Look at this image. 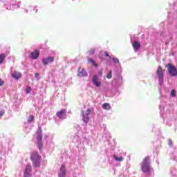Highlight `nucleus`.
I'll return each instance as SVG.
<instances>
[{
    "label": "nucleus",
    "mask_w": 177,
    "mask_h": 177,
    "mask_svg": "<svg viewBox=\"0 0 177 177\" xmlns=\"http://www.w3.org/2000/svg\"><path fill=\"white\" fill-rule=\"evenodd\" d=\"M67 111L66 109H61L59 111L56 113L57 117L59 118V120H63V116L66 115Z\"/></svg>",
    "instance_id": "nucleus-12"
},
{
    "label": "nucleus",
    "mask_w": 177,
    "mask_h": 177,
    "mask_svg": "<svg viewBox=\"0 0 177 177\" xmlns=\"http://www.w3.org/2000/svg\"><path fill=\"white\" fill-rule=\"evenodd\" d=\"M66 175H67L66 166L64 165H62L59 169V171L58 172V177H66Z\"/></svg>",
    "instance_id": "nucleus-8"
},
{
    "label": "nucleus",
    "mask_w": 177,
    "mask_h": 177,
    "mask_svg": "<svg viewBox=\"0 0 177 177\" xmlns=\"http://www.w3.org/2000/svg\"><path fill=\"white\" fill-rule=\"evenodd\" d=\"M102 109H104V110H111V106L110 105L109 103H104L102 104Z\"/></svg>",
    "instance_id": "nucleus-16"
},
{
    "label": "nucleus",
    "mask_w": 177,
    "mask_h": 177,
    "mask_svg": "<svg viewBox=\"0 0 177 177\" xmlns=\"http://www.w3.org/2000/svg\"><path fill=\"white\" fill-rule=\"evenodd\" d=\"M32 171V169L31 165H27L24 170V177H31L32 176V174H31Z\"/></svg>",
    "instance_id": "nucleus-7"
},
{
    "label": "nucleus",
    "mask_w": 177,
    "mask_h": 177,
    "mask_svg": "<svg viewBox=\"0 0 177 177\" xmlns=\"http://www.w3.org/2000/svg\"><path fill=\"white\" fill-rule=\"evenodd\" d=\"M37 147L39 150H42V130L41 129L37 131Z\"/></svg>",
    "instance_id": "nucleus-5"
},
{
    "label": "nucleus",
    "mask_w": 177,
    "mask_h": 177,
    "mask_svg": "<svg viewBox=\"0 0 177 177\" xmlns=\"http://www.w3.org/2000/svg\"><path fill=\"white\" fill-rule=\"evenodd\" d=\"M26 93H30L31 92V87L30 86H27L26 88Z\"/></svg>",
    "instance_id": "nucleus-23"
},
{
    "label": "nucleus",
    "mask_w": 177,
    "mask_h": 177,
    "mask_svg": "<svg viewBox=\"0 0 177 177\" xmlns=\"http://www.w3.org/2000/svg\"><path fill=\"white\" fill-rule=\"evenodd\" d=\"M4 84V82L2 80V79L0 78V86H2Z\"/></svg>",
    "instance_id": "nucleus-28"
},
{
    "label": "nucleus",
    "mask_w": 177,
    "mask_h": 177,
    "mask_svg": "<svg viewBox=\"0 0 177 177\" xmlns=\"http://www.w3.org/2000/svg\"><path fill=\"white\" fill-rule=\"evenodd\" d=\"M88 55H95V49L94 48H91L88 50Z\"/></svg>",
    "instance_id": "nucleus-20"
},
{
    "label": "nucleus",
    "mask_w": 177,
    "mask_h": 177,
    "mask_svg": "<svg viewBox=\"0 0 177 177\" xmlns=\"http://www.w3.org/2000/svg\"><path fill=\"white\" fill-rule=\"evenodd\" d=\"M104 55L106 57H109V60H111V57H110V55H109V53H107V51L104 52Z\"/></svg>",
    "instance_id": "nucleus-25"
},
{
    "label": "nucleus",
    "mask_w": 177,
    "mask_h": 177,
    "mask_svg": "<svg viewBox=\"0 0 177 177\" xmlns=\"http://www.w3.org/2000/svg\"><path fill=\"white\" fill-rule=\"evenodd\" d=\"M0 118H1V116H0Z\"/></svg>",
    "instance_id": "nucleus-32"
},
{
    "label": "nucleus",
    "mask_w": 177,
    "mask_h": 177,
    "mask_svg": "<svg viewBox=\"0 0 177 177\" xmlns=\"http://www.w3.org/2000/svg\"><path fill=\"white\" fill-rule=\"evenodd\" d=\"M113 158H114V160H115V161H118L119 162H121V161L124 160V158L122 156L118 157L115 155H113Z\"/></svg>",
    "instance_id": "nucleus-17"
},
{
    "label": "nucleus",
    "mask_w": 177,
    "mask_h": 177,
    "mask_svg": "<svg viewBox=\"0 0 177 177\" xmlns=\"http://www.w3.org/2000/svg\"><path fill=\"white\" fill-rule=\"evenodd\" d=\"M12 77L15 78V80H19L20 77H21V74L19 72H14L12 73Z\"/></svg>",
    "instance_id": "nucleus-15"
},
{
    "label": "nucleus",
    "mask_w": 177,
    "mask_h": 177,
    "mask_svg": "<svg viewBox=\"0 0 177 177\" xmlns=\"http://www.w3.org/2000/svg\"><path fill=\"white\" fill-rule=\"evenodd\" d=\"M93 83L95 85V86H97V88H99V86H100V85H102V82L100 81H99V77H97V75H94L93 76V79H92Z\"/></svg>",
    "instance_id": "nucleus-10"
},
{
    "label": "nucleus",
    "mask_w": 177,
    "mask_h": 177,
    "mask_svg": "<svg viewBox=\"0 0 177 177\" xmlns=\"http://www.w3.org/2000/svg\"><path fill=\"white\" fill-rule=\"evenodd\" d=\"M113 77V74L111 73V71H110L109 72V73L106 75V78H108V80H111V78Z\"/></svg>",
    "instance_id": "nucleus-21"
},
{
    "label": "nucleus",
    "mask_w": 177,
    "mask_h": 177,
    "mask_svg": "<svg viewBox=\"0 0 177 177\" xmlns=\"http://www.w3.org/2000/svg\"><path fill=\"white\" fill-rule=\"evenodd\" d=\"M165 67H166V68H167L169 74L171 75V77H176L177 70H176V67H175V66L169 63L165 66Z\"/></svg>",
    "instance_id": "nucleus-4"
},
{
    "label": "nucleus",
    "mask_w": 177,
    "mask_h": 177,
    "mask_svg": "<svg viewBox=\"0 0 177 177\" xmlns=\"http://www.w3.org/2000/svg\"><path fill=\"white\" fill-rule=\"evenodd\" d=\"M82 114L83 117V122H85V124H88V122H89V115H91V109H88L86 111H82Z\"/></svg>",
    "instance_id": "nucleus-6"
},
{
    "label": "nucleus",
    "mask_w": 177,
    "mask_h": 177,
    "mask_svg": "<svg viewBox=\"0 0 177 177\" xmlns=\"http://www.w3.org/2000/svg\"><path fill=\"white\" fill-rule=\"evenodd\" d=\"M6 57V55L5 54L0 55V64H2L3 63V60H5Z\"/></svg>",
    "instance_id": "nucleus-18"
},
{
    "label": "nucleus",
    "mask_w": 177,
    "mask_h": 177,
    "mask_svg": "<svg viewBox=\"0 0 177 177\" xmlns=\"http://www.w3.org/2000/svg\"><path fill=\"white\" fill-rule=\"evenodd\" d=\"M164 73H165V70L162 69V66H159L156 70V75L159 80L160 85H162L164 82Z\"/></svg>",
    "instance_id": "nucleus-3"
},
{
    "label": "nucleus",
    "mask_w": 177,
    "mask_h": 177,
    "mask_svg": "<svg viewBox=\"0 0 177 177\" xmlns=\"http://www.w3.org/2000/svg\"><path fill=\"white\" fill-rule=\"evenodd\" d=\"M88 63H91V64H93V66L94 67H97V64H96V62H95V60H93V59L89 58V59H88Z\"/></svg>",
    "instance_id": "nucleus-19"
},
{
    "label": "nucleus",
    "mask_w": 177,
    "mask_h": 177,
    "mask_svg": "<svg viewBox=\"0 0 177 177\" xmlns=\"http://www.w3.org/2000/svg\"><path fill=\"white\" fill-rule=\"evenodd\" d=\"M28 121H30V122H31L32 121H34V116H32V115H30L29 116Z\"/></svg>",
    "instance_id": "nucleus-24"
},
{
    "label": "nucleus",
    "mask_w": 177,
    "mask_h": 177,
    "mask_svg": "<svg viewBox=\"0 0 177 177\" xmlns=\"http://www.w3.org/2000/svg\"><path fill=\"white\" fill-rule=\"evenodd\" d=\"M171 96H176L175 90H171Z\"/></svg>",
    "instance_id": "nucleus-26"
},
{
    "label": "nucleus",
    "mask_w": 177,
    "mask_h": 177,
    "mask_svg": "<svg viewBox=\"0 0 177 177\" xmlns=\"http://www.w3.org/2000/svg\"><path fill=\"white\" fill-rule=\"evenodd\" d=\"M100 75H103V73L102 71L99 72Z\"/></svg>",
    "instance_id": "nucleus-30"
},
{
    "label": "nucleus",
    "mask_w": 177,
    "mask_h": 177,
    "mask_svg": "<svg viewBox=\"0 0 177 177\" xmlns=\"http://www.w3.org/2000/svg\"><path fill=\"white\" fill-rule=\"evenodd\" d=\"M5 114V111H0V117L2 118V115Z\"/></svg>",
    "instance_id": "nucleus-27"
},
{
    "label": "nucleus",
    "mask_w": 177,
    "mask_h": 177,
    "mask_svg": "<svg viewBox=\"0 0 177 177\" xmlns=\"http://www.w3.org/2000/svg\"><path fill=\"white\" fill-rule=\"evenodd\" d=\"M39 56V51L38 50H35L30 54V57H32L33 60H36V59H38Z\"/></svg>",
    "instance_id": "nucleus-14"
},
{
    "label": "nucleus",
    "mask_w": 177,
    "mask_h": 177,
    "mask_svg": "<svg viewBox=\"0 0 177 177\" xmlns=\"http://www.w3.org/2000/svg\"><path fill=\"white\" fill-rule=\"evenodd\" d=\"M35 77L36 78H38V77H39V74L35 73Z\"/></svg>",
    "instance_id": "nucleus-29"
},
{
    "label": "nucleus",
    "mask_w": 177,
    "mask_h": 177,
    "mask_svg": "<svg viewBox=\"0 0 177 177\" xmlns=\"http://www.w3.org/2000/svg\"><path fill=\"white\" fill-rule=\"evenodd\" d=\"M15 6L18 8H20V6L19 4H17Z\"/></svg>",
    "instance_id": "nucleus-31"
},
{
    "label": "nucleus",
    "mask_w": 177,
    "mask_h": 177,
    "mask_svg": "<svg viewBox=\"0 0 177 177\" xmlns=\"http://www.w3.org/2000/svg\"><path fill=\"white\" fill-rule=\"evenodd\" d=\"M55 62V57H48L46 59H43V64L44 66H48L49 63H53Z\"/></svg>",
    "instance_id": "nucleus-11"
},
{
    "label": "nucleus",
    "mask_w": 177,
    "mask_h": 177,
    "mask_svg": "<svg viewBox=\"0 0 177 177\" xmlns=\"http://www.w3.org/2000/svg\"><path fill=\"white\" fill-rule=\"evenodd\" d=\"M112 60L113 63H115L116 64H118V63H120V59H118V58L113 57L112 58Z\"/></svg>",
    "instance_id": "nucleus-22"
},
{
    "label": "nucleus",
    "mask_w": 177,
    "mask_h": 177,
    "mask_svg": "<svg viewBox=\"0 0 177 177\" xmlns=\"http://www.w3.org/2000/svg\"><path fill=\"white\" fill-rule=\"evenodd\" d=\"M30 160L33 164V166L35 168H39L41 167V160H42V157L38 153L37 151H34L32 153L30 156Z\"/></svg>",
    "instance_id": "nucleus-1"
},
{
    "label": "nucleus",
    "mask_w": 177,
    "mask_h": 177,
    "mask_svg": "<svg viewBox=\"0 0 177 177\" xmlns=\"http://www.w3.org/2000/svg\"><path fill=\"white\" fill-rule=\"evenodd\" d=\"M141 169L144 174L150 172V156H147L144 158L141 165Z\"/></svg>",
    "instance_id": "nucleus-2"
},
{
    "label": "nucleus",
    "mask_w": 177,
    "mask_h": 177,
    "mask_svg": "<svg viewBox=\"0 0 177 177\" xmlns=\"http://www.w3.org/2000/svg\"><path fill=\"white\" fill-rule=\"evenodd\" d=\"M78 77H87L88 73L85 71V68L80 67L78 69Z\"/></svg>",
    "instance_id": "nucleus-9"
},
{
    "label": "nucleus",
    "mask_w": 177,
    "mask_h": 177,
    "mask_svg": "<svg viewBox=\"0 0 177 177\" xmlns=\"http://www.w3.org/2000/svg\"><path fill=\"white\" fill-rule=\"evenodd\" d=\"M132 46H133V48L135 52H138L139 50V49H140V43H139V41H135L132 44Z\"/></svg>",
    "instance_id": "nucleus-13"
}]
</instances>
